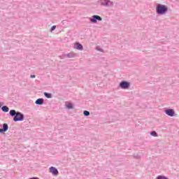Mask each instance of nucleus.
<instances>
[{"label":"nucleus","instance_id":"obj_1","mask_svg":"<svg viewBox=\"0 0 179 179\" xmlns=\"http://www.w3.org/2000/svg\"><path fill=\"white\" fill-rule=\"evenodd\" d=\"M167 12V6L163 4H159L157 6V13L159 15H164Z\"/></svg>","mask_w":179,"mask_h":179},{"label":"nucleus","instance_id":"obj_2","mask_svg":"<svg viewBox=\"0 0 179 179\" xmlns=\"http://www.w3.org/2000/svg\"><path fill=\"white\" fill-rule=\"evenodd\" d=\"M24 118V116L23 115V114L20 113H17L15 116L14 117V121L15 122L17 121H23Z\"/></svg>","mask_w":179,"mask_h":179},{"label":"nucleus","instance_id":"obj_3","mask_svg":"<svg viewBox=\"0 0 179 179\" xmlns=\"http://www.w3.org/2000/svg\"><path fill=\"white\" fill-rule=\"evenodd\" d=\"M90 20L92 23H97V20H99V22H101V20H103V19L99 15H94L92 16V18L90 19Z\"/></svg>","mask_w":179,"mask_h":179},{"label":"nucleus","instance_id":"obj_4","mask_svg":"<svg viewBox=\"0 0 179 179\" xmlns=\"http://www.w3.org/2000/svg\"><path fill=\"white\" fill-rule=\"evenodd\" d=\"M50 173H52L53 176H58V169L54 166L50 168Z\"/></svg>","mask_w":179,"mask_h":179},{"label":"nucleus","instance_id":"obj_5","mask_svg":"<svg viewBox=\"0 0 179 179\" xmlns=\"http://www.w3.org/2000/svg\"><path fill=\"white\" fill-rule=\"evenodd\" d=\"M120 85L122 89H128L129 87V83L125 81L120 83Z\"/></svg>","mask_w":179,"mask_h":179},{"label":"nucleus","instance_id":"obj_6","mask_svg":"<svg viewBox=\"0 0 179 179\" xmlns=\"http://www.w3.org/2000/svg\"><path fill=\"white\" fill-rule=\"evenodd\" d=\"M165 113L167 115H169V117H174V110L173 109L166 110Z\"/></svg>","mask_w":179,"mask_h":179},{"label":"nucleus","instance_id":"obj_7","mask_svg":"<svg viewBox=\"0 0 179 179\" xmlns=\"http://www.w3.org/2000/svg\"><path fill=\"white\" fill-rule=\"evenodd\" d=\"M74 48H76V50H83V46L79 43H76Z\"/></svg>","mask_w":179,"mask_h":179},{"label":"nucleus","instance_id":"obj_8","mask_svg":"<svg viewBox=\"0 0 179 179\" xmlns=\"http://www.w3.org/2000/svg\"><path fill=\"white\" fill-rule=\"evenodd\" d=\"M36 104L41 105L44 103V100L43 99H38L35 101Z\"/></svg>","mask_w":179,"mask_h":179},{"label":"nucleus","instance_id":"obj_9","mask_svg":"<svg viewBox=\"0 0 179 179\" xmlns=\"http://www.w3.org/2000/svg\"><path fill=\"white\" fill-rule=\"evenodd\" d=\"M2 111H3L4 113H8L9 111V108H8V106H4L1 108Z\"/></svg>","mask_w":179,"mask_h":179},{"label":"nucleus","instance_id":"obj_10","mask_svg":"<svg viewBox=\"0 0 179 179\" xmlns=\"http://www.w3.org/2000/svg\"><path fill=\"white\" fill-rule=\"evenodd\" d=\"M66 107L67 108H73V105L71 103L67 102L66 103Z\"/></svg>","mask_w":179,"mask_h":179},{"label":"nucleus","instance_id":"obj_11","mask_svg":"<svg viewBox=\"0 0 179 179\" xmlns=\"http://www.w3.org/2000/svg\"><path fill=\"white\" fill-rule=\"evenodd\" d=\"M16 114H17V113H16V110H10V115H11V117L16 115Z\"/></svg>","mask_w":179,"mask_h":179},{"label":"nucleus","instance_id":"obj_12","mask_svg":"<svg viewBox=\"0 0 179 179\" xmlns=\"http://www.w3.org/2000/svg\"><path fill=\"white\" fill-rule=\"evenodd\" d=\"M3 129L4 132H6L8 131V124H3Z\"/></svg>","mask_w":179,"mask_h":179},{"label":"nucleus","instance_id":"obj_13","mask_svg":"<svg viewBox=\"0 0 179 179\" xmlns=\"http://www.w3.org/2000/svg\"><path fill=\"white\" fill-rule=\"evenodd\" d=\"M44 95L47 97V99H51V94H48L47 92H45Z\"/></svg>","mask_w":179,"mask_h":179},{"label":"nucleus","instance_id":"obj_14","mask_svg":"<svg viewBox=\"0 0 179 179\" xmlns=\"http://www.w3.org/2000/svg\"><path fill=\"white\" fill-rule=\"evenodd\" d=\"M84 115H85V117H89V115H90V113L87 110H85Z\"/></svg>","mask_w":179,"mask_h":179},{"label":"nucleus","instance_id":"obj_15","mask_svg":"<svg viewBox=\"0 0 179 179\" xmlns=\"http://www.w3.org/2000/svg\"><path fill=\"white\" fill-rule=\"evenodd\" d=\"M150 134L152 136H157V133H156V131H152Z\"/></svg>","mask_w":179,"mask_h":179},{"label":"nucleus","instance_id":"obj_16","mask_svg":"<svg viewBox=\"0 0 179 179\" xmlns=\"http://www.w3.org/2000/svg\"><path fill=\"white\" fill-rule=\"evenodd\" d=\"M157 179H167V178H166L164 176H158Z\"/></svg>","mask_w":179,"mask_h":179},{"label":"nucleus","instance_id":"obj_17","mask_svg":"<svg viewBox=\"0 0 179 179\" xmlns=\"http://www.w3.org/2000/svg\"><path fill=\"white\" fill-rule=\"evenodd\" d=\"M57 29V27L55 25L52 26L51 28V31H53V30H55Z\"/></svg>","mask_w":179,"mask_h":179},{"label":"nucleus","instance_id":"obj_18","mask_svg":"<svg viewBox=\"0 0 179 179\" xmlns=\"http://www.w3.org/2000/svg\"><path fill=\"white\" fill-rule=\"evenodd\" d=\"M0 132H4L3 129H0Z\"/></svg>","mask_w":179,"mask_h":179},{"label":"nucleus","instance_id":"obj_19","mask_svg":"<svg viewBox=\"0 0 179 179\" xmlns=\"http://www.w3.org/2000/svg\"><path fill=\"white\" fill-rule=\"evenodd\" d=\"M31 78H36V76H34V75H31Z\"/></svg>","mask_w":179,"mask_h":179}]
</instances>
